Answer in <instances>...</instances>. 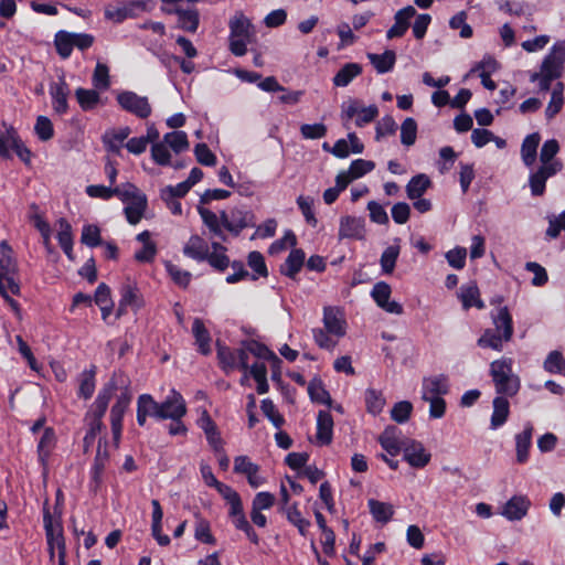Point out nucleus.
I'll return each mask as SVG.
<instances>
[{
    "instance_id": "ddd939ff",
    "label": "nucleus",
    "mask_w": 565,
    "mask_h": 565,
    "mask_svg": "<svg viewBox=\"0 0 565 565\" xmlns=\"http://www.w3.org/2000/svg\"><path fill=\"white\" fill-rule=\"evenodd\" d=\"M339 239H363L365 237V221L363 217L345 215L339 222Z\"/></svg>"
},
{
    "instance_id": "a18cd8bd",
    "label": "nucleus",
    "mask_w": 565,
    "mask_h": 565,
    "mask_svg": "<svg viewBox=\"0 0 565 565\" xmlns=\"http://www.w3.org/2000/svg\"><path fill=\"white\" fill-rule=\"evenodd\" d=\"M564 85L558 82L554 86L551 95V100L545 109V116L547 119L554 118L563 108L564 105Z\"/></svg>"
},
{
    "instance_id": "2eb2a0df",
    "label": "nucleus",
    "mask_w": 565,
    "mask_h": 565,
    "mask_svg": "<svg viewBox=\"0 0 565 565\" xmlns=\"http://www.w3.org/2000/svg\"><path fill=\"white\" fill-rule=\"evenodd\" d=\"M234 472L244 475L252 488H258L265 483V478L259 475V466L247 456H238L234 459Z\"/></svg>"
},
{
    "instance_id": "3c124183",
    "label": "nucleus",
    "mask_w": 565,
    "mask_h": 565,
    "mask_svg": "<svg viewBox=\"0 0 565 565\" xmlns=\"http://www.w3.org/2000/svg\"><path fill=\"white\" fill-rule=\"evenodd\" d=\"M308 393L310 398L319 404H331V397L329 392L324 388L323 383L320 379H313L308 385Z\"/></svg>"
},
{
    "instance_id": "72a5a7b5",
    "label": "nucleus",
    "mask_w": 565,
    "mask_h": 565,
    "mask_svg": "<svg viewBox=\"0 0 565 565\" xmlns=\"http://www.w3.org/2000/svg\"><path fill=\"white\" fill-rule=\"evenodd\" d=\"M305 253L302 249H292L286 262L280 267V273L289 278H295L305 263Z\"/></svg>"
},
{
    "instance_id": "4468645a",
    "label": "nucleus",
    "mask_w": 565,
    "mask_h": 565,
    "mask_svg": "<svg viewBox=\"0 0 565 565\" xmlns=\"http://www.w3.org/2000/svg\"><path fill=\"white\" fill-rule=\"evenodd\" d=\"M449 392V381L444 374L431 375L423 379L422 399H431L434 397H444Z\"/></svg>"
},
{
    "instance_id": "58836bf2",
    "label": "nucleus",
    "mask_w": 565,
    "mask_h": 565,
    "mask_svg": "<svg viewBox=\"0 0 565 565\" xmlns=\"http://www.w3.org/2000/svg\"><path fill=\"white\" fill-rule=\"evenodd\" d=\"M211 248L212 253H207L205 260L216 270H225L230 265V258L226 256V247L221 243L213 242Z\"/></svg>"
},
{
    "instance_id": "774afa93",
    "label": "nucleus",
    "mask_w": 565,
    "mask_h": 565,
    "mask_svg": "<svg viewBox=\"0 0 565 565\" xmlns=\"http://www.w3.org/2000/svg\"><path fill=\"white\" fill-rule=\"evenodd\" d=\"M375 168V163L371 160L356 159L353 160L349 168L350 175L354 179H359L364 174L371 172Z\"/></svg>"
},
{
    "instance_id": "864d4df0",
    "label": "nucleus",
    "mask_w": 565,
    "mask_h": 565,
    "mask_svg": "<svg viewBox=\"0 0 565 565\" xmlns=\"http://www.w3.org/2000/svg\"><path fill=\"white\" fill-rule=\"evenodd\" d=\"M381 446L391 455L395 456L401 450V443L396 436V428L391 427L385 429V431L380 437Z\"/></svg>"
},
{
    "instance_id": "7c9ffc66",
    "label": "nucleus",
    "mask_w": 565,
    "mask_h": 565,
    "mask_svg": "<svg viewBox=\"0 0 565 565\" xmlns=\"http://www.w3.org/2000/svg\"><path fill=\"white\" fill-rule=\"evenodd\" d=\"M192 333L199 352L204 355L211 353V335L200 318H195L192 324Z\"/></svg>"
},
{
    "instance_id": "4be33fe9",
    "label": "nucleus",
    "mask_w": 565,
    "mask_h": 565,
    "mask_svg": "<svg viewBox=\"0 0 565 565\" xmlns=\"http://www.w3.org/2000/svg\"><path fill=\"white\" fill-rule=\"evenodd\" d=\"M416 14V10L412 6H407L395 13V23L388 29L386 36L388 40L401 38L409 28V20Z\"/></svg>"
},
{
    "instance_id": "e2e57ef3",
    "label": "nucleus",
    "mask_w": 565,
    "mask_h": 565,
    "mask_svg": "<svg viewBox=\"0 0 565 565\" xmlns=\"http://www.w3.org/2000/svg\"><path fill=\"white\" fill-rule=\"evenodd\" d=\"M130 132L129 127H121L117 130H111L105 135V141L110 150L118 151L119 145L128 138Z\"/></svg>"
},
{
    "instance_id": "c756f323",
    "label": "nucleus",
    "mask_w": 565,
    "mask_h": 565,
    "mask_svg": "<svg viewBox=\"0 0 565 565\" xmlns=\"http://www.w3.org/2000/svg\"><path fill=\"white\" fill-rule=\"evenodd\" d=\"M366 57L379 74L392 71L396 62V54L392 50H386L382 54L367 53Z\"/></svg>"
},
{
    "instance_id": "473e14b6",
    "label": "nucleus",
    "mask_w": 565,
    "mask_h": 565,
    "mask_svg": "<svg viewBox=\"0 0 565 565\" xmlns=\"http://www.w3.org/2000/svg\"><path fill=\"white\" fill-rule=\"evenodd\" d=\"M361 73L362 66L359 63H347L334 75L332 83L335 87H345Z\"/></svg>"
},
{
    "instance_id": "8fccbe9b",
    "label": "nucleus",
    "mask_w": 565,
    "mask_h": 565,
    "mask_svg": "<svg viewBox=\"0 0 565 565\" xmlns=\"http://www.w3.org/2000/svg\"><path fill=\"white\" fill-rule=\"evenodd\" d=\"M75 96L81 108L85 111L94 109L100 99L99 94L94 89L77 88Z\"/></svg>"
},
{
    "instance_id": "4d7b16f0",
    "label": "nucleus",
    "mask_w": 565,
    "mask_h": 565,
    "mask_svg": "<svg viewBox=\"0 0 565 565\" xmlns=\"http://www.w3.org/2000/svg\"><path fill=\"white\" fill-rule=\"evenodd\" d=\"M417 138V124L414 118H406L401 126V142L404 146H413Z\"/></svg>"
},
{
    "instance_id": "f3484780",
    "label": "nucleus",
    "mask_w": 565,
    "mask_h": 565,
    "mask_svg": "<svg viewBox=\"0 0 565 565\" xmlns=\"http://www.w3.org/2000/svg\"><path fill=\"white\" fill-rule=\"evenodd\" d=\"M49 93L52 99L53 110L57 115L66 114L68 110L67 99L70 95V87L65 79L61 77L57 82L51 83Z\"/></svg>"
},
{
    "instance_id": "a19ab883",
    "label": "nucleus",
    "mask_w": 565,
    "mask_h": 565,
    "mask_svg": "<svg viewBox=\"0 0 565 565\" xmlns=\"http://www.w3.org/2000/svg\"><path fill=\"white\" fill-rule=\"evenodd\" d=\"M430 185L431 181L426 174L420 173L413 177L406 185L408 199L416 200L420 198Z\"/></svg>"
},
{
    "instance_id": "cd10ccee",
    "label": "nucleus",
    "mask_w": 565,
    "mask_h": 565,
    "mask_svg": "<svg viewBox=\"0 0 565 565\" xmlns=\"http://www.w3.org/2000/svg\"><path fill=\"white\" fill-rule=\"evenodd\" d=\"M533 426L527 423L522 433L515 436L516 461L524 463L529 458V449L532 444Z\"/></svg>"
},
{
    "instance_id": "6e6552de",
    "label": "nucleus",
    "mask_w": 565,
    "mask_h": 565,
    "mask_svg": "<svg viewBox=\"0 0 565 565\" xmlns=\"http://www.w3.org/2000/svg\"><path fill=\"white\" fill-rule=\"evenodd\" d=\"M43 523L45 529L50 559L53 561L55 554L66 552L63 529L60 523L54 522L49 512L44 513Z\"/></svg>"
},
{
    "instance_id": "9b49d317",
    "label": "nucleus",
    "mask_w": 565,
    "mask_h": 565,
    "mask_svg": "<svg viewBox=\"0 0 565 565\" xmlns=\"http://www.w3.org/2000/svg\"><path fill=\"white\" fill-rule=\"evenodd\" d=\"M563 169V163L553 166H540L531 171L529 175V186L533 196H542L545 192L546 181L557 174Z\"/></svg>"
},
{
    "instance_id": "dca6fc26",
    "label": "nucleus",
    "mask_w": 565,
    "mask_h": 565,
    "mask_svg": "<svg viewBox=\"0 0 565 565\" xmlns=\"http://www.w3.org/2000/svg\"><path fill=\"white\" fill-rule=\"evenodd\" d=\"M177 26L185 32H196L200 23V13L193 4L175 6Z\"/></svg>"
},
{
    "instance_id": "69168bd1",
    "label": "nucleus",
    "mask_w": 565,
    "mask_h": 565,
    "mask_svg": "<svg viewBox=\"0 0 565 565\" xmlns=\"http://www.w3.org/2000/svg\"><path fill=\"white\" fill-rule=\"evenodd\" d=\"M137 407L142 411L147 416H152L159 419V403L153 399L149 394H142L138 397Z\"/></svg>"
},
{
    "instance_id": "393cba45",
    "label": "nucleus",
    "mask_w": 565,
    "mask_h": 565,
    "mask_svg": "<svg viewBox=\"0 0 565 565\" xmlns=\"http://www.w3.org/2000/svg\"><path fill=\"white\" fill-rule=\"evenodd\" d=\"M509 396L498 395L493 398L492 406L493 412L490 420V428L498 429L503 426L508 420L510 414V403L508 401Z\"/></svg>"
},
{
    "instance_id": "ea45409f",
    "label": "nucleus",
    "mask_w": 565,
    "mask_h": 565,
    "mask_svg": "<svg viewBox=\"0 0 565 565\" xmlns=\"http://www.w3.org/2000/svg\"><path fill=\"white\" fill-rule=\"evenodd\" d=\"M3 274H19L12 248L7 241L0 242V275Z\"/></svg>"
},
{
    "instance_id": "e433bc0d",
    "label": "nucleus",
    "mask_w": 565,
    "mask_h": 565,
    "mask_svg": "<svg viewBox=\"0 0 565 565\" xmlns=\"http://www.w3.org/2000/svg\"><path fill=\"white\" fill-rule=\"evenodd\" d=\"M198 212L210 233L225 242L226 235L220 225L218 215L209 209L202 207L201 205L198 206Z\"/></svg>"
},
{
    "instance_id": "c85d7f7f",
    "label": "nucleus",
    "mask_w": 565,
    "mask_h": 565,
    "mask_svg": "<svg viewBox=\"0 0 565 565\" xmlns=\"http://www.w3.org/2000/svg\"><path fill=\"white\" fill-rule=\"evenodd\" d=\"M541 141L539 132L527 135L521 146V158L526 167H532L536 160L537 147Z\"/></svg>"
},
{
    "instance_id": "a211bd4d",
    "label": "nucleus",
    "mask_w": 565,
    "mask_h": 565,
    "mask_svg": "<svg viewBox=\"0 0 565 565\" xmlns=\"http://www.w3.org/2000/svg\"><path fill=\"white\" fill-rule=\"evenodd\" d=\"M531 507V501L525 495L512 497L503 507L501 514L509 521L523 519Z\"/></svg>"
},
{
    "instance_id": "412c9836",
    "label": "nucleus",
    "mask_w": 565,
    "mask_h": 565,
    "mask_svg": "<svg viewBox=\"0 0 565 565\" xmlns=\"http://www.w3.org/2000/svg\"><path fill=\"white\" fill-rule=\"evenodd\" d=\"M230 218L227 231L235 236L239 235L244 228L255 225L253 213L242 207L232 209L230 211Z\"/></svg>"
},
{
    "instance_id": "de8ad7c7",
    "label": "nucleus",
    "mask_w": 565,
    "mask_h": 565,
    "mask_svg": "<svg viewBox=\"0 0 565 565\" xmlns=\"http://www.w3.org/2000/svg\"><path fill=\"white\" fill-rule=\"evenodd\" d=\"M399 253L401 247L398 244L390 245L384 249L380 258L381 269L384 274L391 275L394 271Z\"/></svg>"
},
{
    "instance_id": "f03ea898",
    "label": "nucleus",
    "mask_w": 565,
    "mask_h": 565,
    "mask_svg": "<svg viewBox=\"0 0 565 565\" xmlns=\"http://www.w3.org/2000/svg\"><path fill=\"white\" fill-rule=\"evenodd\" d=\"M490 376L498 395L512 397L520 391L521 381L519 375L513 372V360L510 358H501L491 362Z\"/></svg>"
},
{
    "instance_id": "9d476101",
    "label": "nucleus",
    "mask_w": 565,
    "mask_h": 565,
    "mask_svg": "<svg viewBox=\"0 0 565 565\" xmlns=\"http://www.w3.org/2000/svg\"><path fill=\"white\" fill-rule=\"evenodd\" d=\"M143 306V299L137 285L130 280L120 287V300L116 317L119 318L127 312V309L138 310Z\"/></svg>"
},
{
    "instance_id": "f8f14e48",
    "label": "nucleus",
    "mask_w": 565,
    "mask_h": 565,
    "mask_svg": "<svg viewBox=\"0 0 565 565\" xmlns=\"http://www.w3.org/2000/svg\"><path fill=\"white\" fill-rule=\"evenodd\" d=\"M392 289L385 281H379L373 286L371 296L376 305L384 311L393 315H402L403 306L395 301L390 300Z\"/></svg>"
},
{
    "instance_id": "6e6d98bb",
    "label": "nucleus",
    "mask_w": 565,
    "mask_h": 565,
    "mask_svg": "<svg viewBox=\"0 0 565 565\" xmlns=\"http://www.w3.org/2000/svg\"><path fill=\"white\" fill-rule=\"evenodd\" d=\"M503 334L500 335L492 329H487L478 339V345L481 348H490L495 351H501L503 348Z\"/></svg>"
},
{
    "instance_id": "4c0bfd02",
    "label": "nucleus",
    "mask_w": 565,
    "mask_h": 565,
    "mask_svg": "<svg viewBox=\"0 0 565 565\" xmlns=\"http://www.w3.org/2000/svg\"><path fill=\"white\" fill-rule=\"evenodd\" d=\"M57 241L65 253V255L72 260L74 258L73 256V235H72V227L71 224L64 220L61 218L57 222Z\"/></svg>"
},
{
    "instance_id": "b1692460",
    "label": "nucleus",
    "mask_w": 565,
    "mask_h": 565,
    "mask_svg": "<svg viewBox=\"0 0 565 565\" xmlns=\"http://www.w3.org/2000/svg\"><path fill=\"white\" fill-rule=\"evenodd\" d=\"M404 459L414 468H424L430 460V454L420 443L412 441L404 448Z\"/></svg>"
},
{
    "instance_id": "49530a36",
    "label": "nucleus",
    "mask_w": 565,
    "mask_h": 565,
    "mask_svg": "<svg viewBox=\"0 0 565 565\" xmlns=\"http://www.w3.org/2000/svg\"><path fill=\"white\" fill-rule=\"evenodd\" d=\"M559 151V145L556 139L546 140L540 151V162L542 166H555L556 163H562L561 160L555 159V156Z\"/></svg>"
},
{
    "instance_id": "0eeeda50",
    "label": "nucleus",
    "mask_w": 565,
    "mask_h": 565,
    "mask_svg": "<svg viewBox=\"0 0 565 565\" xmlns=\"http://www.w3.org/2000/svg\"><path fill=\"white\" fill-rule=\"evenodd\" d=\"M0 295L3 300L8 303L11 310L14 312L17 318H22V310L17 300L12 296L21 295V284L19 280V274H3L0 275Z\"/></svg>"
},
{
    "instance_id": "bf43d9fd",
    "label": "nucleus",
    "mask_w": 565,
    "mask_h": 565,
    "mask_svg": "<svg viewBox=\"0 0 565 565\" xmlns=\"http://www.w3.org/2000/svg\"><path fill=\"white\" fill-rule=\"evenodd\" d=\"M297 205L301 211L306 222L315 227L318 223V220L313 212V199L310 196L299 195L297 198Z\"/></svg>"
},
{
    "instance_id": "2f4dec72",
    "label": "nucleus",
    "mask_w": 565,
    "mask_h": 565,
    "mask_svg": "<svg viewBox=\"0 0 565 565\" xmlns=\"http://www.w3.org/2000/svg\"><path fill=\"white\" fill-rule=\"evenodd\" d=\"M459 298L462 302V307L467 310L475 306L478 309L484 308L483 301L480 299V291L475 282L462 285L459 291Z\"/></svg>"
},
{
    "instance_id": "20e7f679",
    "label": "nucleus",
    "mask_w": 565,
    "mask_h": 565,
    "mask_svg": "<svg viewBox=\"0 0 565 565\" xmlns=\"http://www.w3.org/2000/svg\"><path fill=\"white\" fill-rule=\"evenodd\" d=\"M379 115L376 105L367 107L362 106L359 99L352 98L341 105V119L345 128H349V121L355 117V125L363 127L372 122Z\"/></svg>"
},
{
    "instance_id": "7ed1b4c3",
    "label": "nucleus",
    "mask_w": 565,
    "mask_h": 565,
    "mask_svg": "<svg viewBox=\"0 0 565 565\" xmlns=\"http://www.w3.org/2000/svg\"><path fill=\"white\" fill-rule=\"evenodd\" d=\"M230 51L235 56H243L247 52V45L254 41L255 29L249 19L242 12H236L230 20Z\"/></svg>"
},
{
    "instance_id": "052dcab7",
    "label": "nucleus",
    "mask_w": 565,
    "mask_h": 565,
    "mask_svg": "<svg viewBox=\"0 0 565 565\" xmlns=\"http://www.w3.org/2000/svg\"><path fill=\"white\" fill-rule=\"evenodd\" d=\"M397 129V125L392 116H384L381 120L377 121L375 127V140L380 141L382 138L386 136H392L395 134Z\"/></svg>"
},
{
    "instance_id": "6ab92c4d",
    "label": "nucleus",
    "mask_w": 565,
    "mask_h": 565,
    "mask_svg": "<svg viewBox=\"0 0 565 565\" xmlns=\"http://www.w3.org/2000/svg\"><path fill=\"white\" fill-rule=\"evenodd\" d=\"M116 376H122L125 384L118 383V387L122 386V392L117 396L116 403L110 409V423L122 424L124 415L131 402V393L128 390L129 381L124 374H115Z\"/></svg>"
},
{
    "instance_id": "bb28decb",
    "label": "nucleus",
    "mask_w": 565,
    "mask_h": 565,
    "mask_svg": "<svg viewBox=\"0 0 565 565\" xmlns=\"http://www.w3.org/2000/svg\"><path fill=\"white\" fill-rule=\"evenodd\" d=\"M492 322L495 327V332H502L505 342L510 341L513 334L512 317L507 307H502L497 313L492 315Z\"/></svg>"
},
{
    "instance_id": "f704fd0d",
    "label": "nucleus",
    "mask_w": 565,
    "mask_h": 565,
    "mask_svg": "<svg viewBox=\"0 0 565 565\" xmlns=\"http://www.w3.org/2000/svg\"><path fill=\"white\" fill-rule=\"evenodd\" d=\"M125 204H126L125 215H126L127 221L130 224L136 225L137 223L140 222V220L143 216V213L147 209V205H148L147 196L146 195L137 196L136 200L128 201Z\"/></svg>"
},
{
    "instance_id": "0e129e2a",
    "label": "nucleus",
    "mask_w": 565,
    "mask_h": 565,
    "mask_svg": "<svg viewBox=\"0 0 565 565\" xmlns=\"http://www.w3.org/2000/svg\"><path fill=\"white\" fill-rule=\"evenodd\" d=\"M18 134L13 128L7 129L0 134V157L9 159L11 157L10 150L17 142Z\"/></svg>"
},
{
    "instance_id": "39448f33",
    "label": "nucleus",
    "mask_w": 565,
    "mask_h": 565,
    "mask_svg": "<svg viewBox=\"0 0 565 565\" xmlns=\"http://www.w3.org/2000/svg\"><path fill=\"white\" fill-rule=\"evenodd\" d=\"M119 106L140 119H146L151 115V105L146 96H139L135 92L124 90L116 96Z\"/></svg>"
},
{
    "instance_id": "1a4fd4ad",
    "label": "nucleus",
    "mask_w": 565,
    "mask_h": 565,
    "mask_svg": "<svg viewBox=\"0 0 565 565\" xmlns=\"http://www.w3.org/2000/svg\"><path fill=\"white\" fill-rule=\"evenodd\" d=\"M159 419H182L186 414V405L182 395L172 388L162 403H159Z\"/></svg>"
},
{
    "instance_id": "09e8293b",
    "label": "nucleus",
    "mask_w": 565,
    "mask_h": 565,
    "mask_svg": "<svg viewBox=\"0 0 565 565\" xmlns=\"http://www.w3.org/2000/svg\"><path fill=\"white\" fill-rule=\"evenodd\" d=\"M54 44L58 55L62 58L70 57L74 47L73 33L58 31L55 34Z\"/></svg>"
},
{
    "instance_id": "680f3d73",
    "label": "nucleus",
    "mask_w": 565,
    "mask_h": 565,
    "mask_svg": "<svg viewBox=\"0 0 565 565\" xmlns=\"http://www.w3.org/2000/svg\"><path fill=\"white\" fill-rule=\"evenodd\" d=\"M544 369L550 373H559L565 376V359L562 353L552 351L544 362Z\"/></svg>"
},
{
    "instance_id": "37998d69",
    "label": "nucleus",
    "mask_w": 565,
    "mask_h": 565,
    "mask_svg": "<svg viewBox=\"0 0 565 565\" xmlns=\"http://www.w3.org/2000/svg\"><path fill=\"white\" fill-rule=\"evenodd\" d=\"M55 434L53 428H45L38 445L39 460L44 466L55 446Z\"/></svg>"
},
{
    "instance_id": "c9c22d12",
    "label": "nucleus",
    "mask_w": 565,
    "mask_h": 565,
    "mask_svg": "<svg viewBox=\"0 0 565 565\" xmlns=\"http://www.w3.org/2000/svg\"><path fill=\"white\" fill-rule=\"evenodd\" d=\"M96 366L92 365L88 370H84L78 379V396L88 399L93 396L96 382Z\"/></svg>"
},
{
    "instance_id": "423d86ee",
    "label": "nucleus",
    "mask_w": 565,
    "mask_h": 565,
    "mask_svg": "<svg viewBox=\"0 0 565 565\" xmlns=\"http://www.w3.org/2000/svg\"><path fill=\"white\" fill-rule=\"evenodd\" d=\"M565 63V40L557 41L551 47L548 54L544 57L540 73L548 77H561Z\"/></svg>"
},
{
    "instance_id": "a878e982",
    "label": "nucleus",
    "mask_w": 565,
    "mask_h": 565,
    "mask_svg": "<svg viewBox=\"0 0 565 565\" xmlns=\"http://www.w3.org/2000/svg\"><path fill=\"white\" fill-rule=\"evenodd\" d=\"M333 419L332 416L324 411H320L317 417L316 438L320 445H329L332 440Z\"/></svg>"
},
{
    "instance_id": "5701e85b",
    "label": "nucleus",
    "mask_w": 565,
    "mask_h": 565,
    "mask_svg": "<svg viewBox=\"0 0 565 565\" xmlns=\"http://www.w3.org/2000/svg\"><path fill=\"white\" fill-rule=\"evenodd\" d=\"M210 246L207 242L200 235H191L183 246V254L196 262H205Z\"/></svg>"
},
{
    "instance_id": "603ef678",
    "label": "nucleus",
    "mask_w": 565,
    "mask_h": 565,
    "mask_svg": "<svg viewBox=\"0 0 565 565\" xmlns=\"http://www.w3.org/2000/svg\"><path fill=\"white\" fill-rule=\"evenodd\" d=\"M163 140L175 153H180L189 148L188 136L181 130L166 134Z\"/></svg>"
},
{
    "instance_id": "f257e3e1",
    "label": "nucleus",
    "mask_w": 565,
    "mask_h": 565,
    "mask_svg": "<svg viewBox=\"0 0 565 565\" xmlns=\"http://www.w3.org/2000/svg\"><path fill=\"white\" fill-rule=\"evenodd\" d=\"M122 376L113 375L111 379L100 388L96 399L87 411L84 422L87 426V433L97 436L103 428V417L108 408L113 394L118 390V383L125 384Z\"/></svg>"
},
{
    "instance_id": "338daca9",
    "label": "nucleus",
    "mask_w": 565,
    "mask_h": 565,
    "mask_svg": "<svg viewBox=\"0 0 565 565\" xmlns=\"http://www.w3.org/2000/svg\"><path fill=\"white\" fill-rule=\"evenodd\" d=\"M260 408H262V412L264 413V415L273 423V425L275 427L280 428L284 425L285 419L279 414V412L277 411V408L271 399H269V398L263 399Z\"/></svg>"
},
{
    "instance_id": "5fc2aeb1",
    "label": "nucleus",
    "mask_w": 565,
    "mask_h": 565,
    "mask_svg": "<svg viewBox=\"0 0 565 565\" xmlns=\"http://www.w3.org/2000/svg\"><path fill=\"white\" fill-rule=\"evenodd\" d=\"M245 345L248 352L254 356L262 360L271 361L274 365L280 363V360L277 358V355L273 351H270L265 344L259 343L257 341H249Z\"/></svg>"
},
{
    "instance_id": "13d9d810",
    "label": "nucleus",
    "mask_w": 565,
    "mask_h": 565,
    "mask_svg": "<svg viewBox=\"0 0 565 565\" xmlns=\"http://www.w3.org/2000/svg\"><path fill=\"white\" fill-rule=\"evenodd\" d=\"M236 355V351H233L227 347L217 344V359L220 361L222 369L225 372L233 371L234 369L237 367Z\"/></svg>"
},
{
    "instance_id": "c03bdc74",
    "label": "nucleus",
    "mask_w": 565,
    "mask_h": 565,
    "mask_svg": "<svg viewBox=\"0 0 565 565\" xmlns=\"http://www.w3.org/2000/svg\"><path fill=\"white\" fill-rule=\"evenodd\" d=\"M280 510L286 514L287 520L298 529L299 533L302 536H306L310 522L302 518L297 503H294L288 508L281 507Z\"/></svg>"
},
{
    "instance_id": "aec40b11",
    "label": "nucleus",
    "mask_w": 565,
    "mask_h": 565,
    "mask_svg": "<svg viewBox=\"0 0 565 565\" xmlns=\"http://www.w3.org/2000/svg\"><path fill=\"white\" fill-rule=\"evenodd\" d=\"M323 324L324 329L331 335H334L337 339L344 337L345 330V320L342 317V313L339 309L333 307H326L323 310Z\"/></svg>"
},
{
    "instance_id": "79ce46f5",
    "label": "nucleus",
    "mask_w": 565,
    "mask_h": 565,
    "mask_svg": "<svg viewBox=\"0 0 565 565\" xmlns=\"http://www.w3.org/2000/svg\"><path fill=\"white\" fill-rule=\"evenodd\" d=\"M367 505L372 516L377 522L387 523L394 514V508L390 503L370 499Z\"/></svg>"
}]
</instances>
